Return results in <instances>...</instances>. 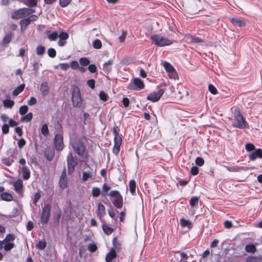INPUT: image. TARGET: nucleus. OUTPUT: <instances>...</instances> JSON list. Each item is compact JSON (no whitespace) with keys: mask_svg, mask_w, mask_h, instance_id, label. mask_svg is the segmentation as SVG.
<instances>
[{"mask_svg":"<svg viewBox=\"0 0 262 262\" xmlns=\"http://www.w3.org/2000/svg\"><path fill=\"white\" fill-rule=\"evenodd\" d=\"M59 186L62 189L66 188L68 186L67 179H60Z\"/></svg>","mask_w":262,"mask_h":262,"instance_id":"obj_41","label":"nucleus"},{"mask_svg":"<svg viewBox=\"0 0 262 262\" xmlns=\"http://www.w3.org/2000/svg\"><path fill=\"white\" fill-rule=\"evenodd\" d=\"M1 199L6 201H11L13 199L12 195L7 192H3L1 194Z\"/></svg>","mask_w":262,"mask_h":262,"instance_id":"obj_25","label":"nucleus"},{"mask_svg":"<svg viewBox=\"0 0 262 262\" xmlns=\"http://www.w3.org/2000/svg\"><path fill=\"white\" fill-rule=\"evenodd\" d=\"M109 195L111 197H115L116 198H117L119 197V196H121L119 192L117 190H113L111 191L109 194Z\"/></svg>","mask_w":262,"mask_h":262,"instance_id":"obj_55","label":"nucleus"},{"mask_svg":"<svg viewBox=\"0 0 262 262\" xmlns=\"http://www.w3.org/2000/svg\"><path fill=\"white\" fill-rule=\"evenodd\" d=\"M33 117V114L31 113H28L27 115L21 118V121H30Z\"/></svg>","mask_w":262,"mask_h":262,"instance_id":"obj_35","label":"nucleus"},{"mask_svg":"<svg viewBox=\"0 0 262 262\" xmlns=\"http://www.w3.org/2000/svg\"><path fill=\"white\" fill-rule=\"evenodd\" d=\"M123 198L122 196H119L116 198L115 200L113 202L114 205L117 208H121L123 206Z\"/></svg>","mask_w":262,"mask_h":262,"instance_id":"obj_20","label":"nucleus"},{"mask_svg":"<svg viewBox=\"0 0 262 262\" xmlns=\"http://www.w3.org/2000/svg\"><path fill=\"white\" fill-rule=\"evenodd\" d=\"M117 257V253L114 248H112L105 257L106 262H111L112 260Z\"/></svg>","mask_w":262,"mask_h":262,"instance_id":"obj_16","label":"nucleus"},{"mask_svg":"<svg viewBox=\"0 0 262 262\" xmlns=\"http://www.w3.org/2000/svg\"><path fill=\"white\" fill-rule=\"evenodd\" d=\"M23 175L22 177L24 180H28L30 177V172L28 168L26 166L22 167Z\"/></svg>","mask_w":262,"mask_h":262,"instance_id":"obj_23","label":"nucleus"},{"mask_svg":"<svg viewBox=\"0 0 262 262\" xmlns=\"http://www.w3.org/2000/svg\"><path fill=\"white\" fill-rule=\"evenodd\" d=\"M127 33L126 31L123 30L122 35L119 37L120 42H123L125 41Z\"/></svg>","mask_w":262,"mask_h":262,"instance_id":"obj_58","label":"nucleus"},{"mask_svg":"<svg viewBox=\"0 0 262 262\" xmlns=\"http://www.w3.org/2000/svg\"><path fill=\"white\" fill-rule=\"evenodd\" d=\"M70 67L72 69L77 70L79 68V65L77 61H73L71 62Z\"/></svg>","mask_w":262,"mask_h":262,"instance_id":"obj_50","label":"nucleus"},{"mask_svg":"<svg viewBox=\"0 0 262 262\" xmlns=\"http://www.w3.org/2000/svg\"><path fill=\"white\" fill-rule=\"evenodd\" d=\"M71 1L72 0H59L60 5L62 7H66L70 4Z\"/></svg>","mask_w":262,"mask_h":262,"instance_id":"obj_46","label":"nucleus"},{"mask_svg":"<svg viewBox=\"0 0 262 262\" xmlns=\"http://www.w3.org/2000/svg\"><path fill=\"white\" fill-rule=\"evenodd\" d=\"M144 88L143 82L139 78H136L133 80V83L129 85L130 90H140Z\"/></svg>","mask_w":262,"mask_h":262,"instance_id":"obj_11","label":"nucleus"},{"mask_svg":"<svg viewBox=\"0 0 262 262\" xmlns=\"http://www.w3.org/2000/svg\"><path fill=\"white\" fill-rule=\"evenodd\" d=\"M97 249V247L96 245L94 244H90L88 246V250L92 252H95Z\"/></svg>","mask_w":262,"mask_h":262,"instance_id":"obj_56","label":"nucleus"},{"mask_svg":"<svg viewBox=\"0 0 262 262\" xmlns=\"http://www.w3.org/2000/svg\"><path fill=\"white\" fill-rule=\"evenodd\" d=\"M227 169L228 171L231 172H237L240 171L241 170H247L249 168L248 167H239L237 166H232L230 167H227Z\"/></svg>","mask_w":262,"mask_h":262,"instance_id":"obj_19","label":"nucleus"},{"mask_svg":"<svg viewBox=\"0 0 262 262\" xmlns=\"http://www.w3.org/2000/svg\"><path fill=\"white\" fill-rule=\"evenodd\" d=\"M103 230L107 235L111 234L113 231L114 229L106 225H103L102 226Z\"/></svg>","mask_w":262,"mask_h":262,"instance_id":"obj_31","label":"nucleus"},{"mask_svg":"<svg viewBox=\"0 0 262 262\" xmlns=\"http://www.w3.org/2000/svg\"><path fill=\"white\" fill-rule=\"evenodd\" d=\"M9 127L8 124H5L2 126L3 133L7 134L9 133Z\"/></svg>","mask_w":262,"mask_h":262,"instance_id":"obj_61","label":"nucleus"},{"mask_svg":"<svg viewBox=\"0 0 262 262\" xmlns=\"http://www.w3.org/2000/svg\"><path fill=\"white\" fill-rule=\"evenodd\" d=\"M164 91L161 89L157 92H154L150 93L147 99L152 102H157L160 99Z\"/></svg>","mask_w":262,"mask_h":262,"instance_id":"obj_12","label":"nucleus"},{"mask_svg":"<svg viewBox=\"0 0 262 262\" xmlns=\"http://www.w3.org/2000/svg\"><path fill=\"white\" fill-rule=\"evenodd\" d=\"M85 142L86 139L84 137L72 138L70 140V145L79 156H82L86 150Z\"/></svg>","mask_w":262,"mask_h":262,"instance_id":"obj_1","label":"nucleus"},{"mask_svg":"<svg viewBox=\"0 0 262 262\" xmlns=\"http://www.w3.org/2000/svg\"><path fill=\"white\" fill-rule=\"evenodd\" d=\"M28 111V107L27 105L21 106L19 108V113L21 115H25Z\"/></svg>","mask_w":262,"mask_h":262,"instance_id":"obj_48","label":"nucleus"},{"mask_svg":"<svg viewBox=\"0 0 262 262\" xmlns=\"http://www.w3.org/2000/svg\"><path fill=\"white\" fill-rule=\"evenodd\" d=\"M78 164V161L76 158L73 156L72 153L70 152L67 156V165L68 172L69 174L73 173L75 170V166Z\"/></svg>","mask_w":262,"mask_h":262,"instance_id":"obj_7","label":"nucleus"},{"mask_svg":"<svg viewBox=\"0 0 262 262\" xmlns=\"http://www.w3.org/2000/svg\"><path fill=\"white\" fill-rule=\"evenodd\" d=\"M58 37V34L56 32H54L48 35V38L50 40H55Z\"/></svg>","mask_w":262,"mask_h":262,"instance_id":"obj_49","label":"nucleus"},{"mask_svg":"<svg viewBox=\"0 0 262 262\" xmlns=\"http://www.w3.org/2000/svg\"><path fill=\"white\" fill-rule=\"evenodd\" d=\"M41 133L45 136H47L49 134L48 127L47 124L43 125L41 128Z\"/></svg>","mask_w":262,"mask_h":262,"instance_id":"obj_44","label":"nucleus"},{"mask_svg":"<svg viewBox=\"0 0 262 262\" xmlns=\"http://www.w3.org/2000/svg\"><path fill=\"white\" fill-rule=\"evenodd\" d=\"M180 224L182 227H187L189 229L191 228V223L189 220H185L184 218H182L180 220Z\"/></svg>","mask_w":262,"mask_h":262,"instance_id":"obj_26","label":"nucleus"},{"mask_svg":"<svg viewBox=\"0 0 262 262\" xmlns=\"http://www.w3.org/2000/svg\"><path fill=\"white\" fill-rule=\"evenodd\" d=\"M113 131L114 135V146L113 152L114 154L117 155L120 150L122 140L119 135V130L117 126H114Z\"/></svg>","mask_w":262,"mask_h":262,"instance_id":"obj_5","label":"nucleus"},{"mask_svg":"<svg viewBox=\"0 0 262 262\" xmlns=\"http://www.w3.org/2000/svg\"><path fill=\"white\" fill-rule=\"evenodd\" d=\"M13 186L14 187L15 190L19 192L21 191L23 188V181L20 179L17 180L13 184Z\"/></svg>","mask_w":262,"mask_h":262,"instance_id":"obj_21","label":"nucleus"},{"mask_svg":"<svg viewBox=\"0 0 262 262\" xmlns=\"http://www.w3.org/2000/svg\"><path fill=\"white\" fill-rule=\"evenodd\" d=\"M25 4L29 7H34L37 4V0H26Z\"/></svg>","mask_w":262,"mask_h":262,"instance_id":"obj_40","label":"nucleus"},{"mask_svg":"<svg viewBox=\"0 0 262 262\" xmlns=\"http://www.w3.org/2000/svg\"><path fill=\"white\" fill-rule=\"evenodd\" d=\"M195 164L199 166H202L204 164V160L202 158L198 157L195 159Z\"/></svg>","mask_w":262,"mask_h":262,"instance_id":"obj_47","label":"nucleus"},{"mask_svg":"<svg viewBox=\"0 0 262 262\" xmlns=\"http://www.w3.org/2000/svg\"><path fill=\"white\" fill-rule=\"evenodd\" d=\"M245 148L248 151H251L253 150L254 151L255 149V147L253 144L248 143L245 145Z\"/></svg>","mask_w":262,"mask_h":262,"instance_id":"obj_42","label":"nucleus"},{"mask_svg":"<svg viewBox=\"0 0 262 262\" xmlns=\"http://www.w3.org/2000/svg\"><path fill=\"white\" fill-rule=\"evenodd\" d=\"M47 245V243L44 241H39L36 245V247L40 250H43Z\"/></svg>","mask_w":262,"mask_h":262,"instance_id":"obj_38","label":"nucleus"},{"mask_svg":"<svg viewBox=\"0 0 262 262\" xmlns=\"http://www.w3.org/2000/svg\"><path fill=\"white\" fill-rule=\"evenodd\" d=\"M199 202V198L197 196H193L190 199V205L191 207H194Z\"/></svg>","mask_w":262,"mask_h":262,"instance_id":"obj_34","label":"nucleus"},{"mask_svg":"<svg viewBox=\"0 0 262 262\" xmlns=\"http://www.w3.org/2000/svg\"><path fill=\"white\" fill-rule=\"evenodd\" d=\"M163 66L165 70L168 72V76L170 78L173 79L178 78V74L171 64L167 62H164L163 63Z\"/></svg>","mask_w":262,"mask_h":262,"instance_id":"obj_9","label":"nucleus"},{"mask_svg":"<svg viewBox=\"0 0 262 262\" xmlns=\"http://www.w3.org/2000/svg\"><path fill=\"white\" fill-rule=\"evenodd\" d=\"M14 245L11 243H6L4 246V249L6 251H9L13 248Z\"/></svg>","mask_w":262,"mask_h":262,"instance_id":"obj_60","label":"nucleus"},{"mask_svg":"<svg viewBox=\"0 0 262 262\" xmlns=\"http://www.w3.org/2000/svg\"><path fill=\"white\" fill-rule=\"evenodd\" d=\"M199 172V168L196 166H193L191 168L190 173L191 174L195 176Z\"/></svg>","mask_w":262,"mask_h":262,"instance_id":"obj_62","label":"nucleus"},{"mask_svg":"<svg viewBox=\"0 0 262 262\" xmlns=\"http://www.w3.org/2000/svg\"><path fill=\"white\" fill-rule=\"evenodd\" d=\"M99 97L101 100L106 101L108 99V95L104 92L101 91L100 92Z\"/></svg>","mask_w":262,"mask_h":262,"instance_id":"obj_43","label":"nucleus"},{"mask_svg":"<svg viewBox=\"0 0 262 262\" xmlns=\"http://www.w3.org/2000/svg\"><path fill=\"white\" fill-rule=\"evenodd\" d=\"M72 102L74 107H79L82 104V99L79 89L75 87L73 89L72 93Z\"/></svg>","mask_w":262,"mask_h":262,"instance_id":"obj_6","label":"nucleus"},{"mask_svg":"<svg viewBox=\"0 0 262 262\" xmlns=\"http://www.w3.org/2000/svg\"><path fill=\"white\" fill-rule=\"evenodd\" d=\"M40 91L43 96L48 95L49 92V88L47 82L45 81L41 84Z\"/></svg>","mask_w":262,"mask_h":262,"instance_id":"obj_17","label":"nucleus"},{"mask_svg":"<svg viewBox=\"0 0 262 262\" xmlns=\"http://www.w3.org/2000/svg\"><path fill=\"white\" fill-rule=\"evenodd\" d=\"M36 15H30L27 17L24 18L20 20L21 29L22 31L25 30L27 27L30 24L31 21H35L37 18Z\"/></svg>","mask_w":262,"mask_h":262,"instance_id":"obj_10","label":"nucleus"},{"mask_svg":"<svg viewBox=\"0 0 262 262\" xmlns=\"http://www.w3.org/2000/svg\"><path fill=\"white\" fill-rule=\"evenodd\" d=\"M97 208V215L99 217H101L105 214V208L104 206L100 203H98Z\"/></svg>","mask_w":262,"mask_h":262,"instance_id":"obj_18","label":"nucleus"},{"mask_svg":"<svg viewBox=\"0 0 262 262\" xmlns=\"http://www.w3.org/2000/svg\"><path fill=\"white\" fill-rule=\"evenodd\" d=\"M93 47L94 49H100L102 47V42L99 39H96L93 42Z\"/></svg>","mask_w":262,"mask_h":262,"instance_id":"obj_32","label":"nucleus"},{"mask_svg":"<svg viewBox=\"0 0 262 262\" xmlns=\"http://www.w3.org/2000/svg\"><path fill=\"white\" fill-rule=\"evenodd\" d=\"M59 37L61 40H66L68 38L69 35L66 32H61L59 35Z\"/></svg>","mask_w":262,"mask_h":262,"instance_id":"obj_51","label":"nucleus"},{"mask_svg":"<svg viewBox=\"0 0 262 262\" xmlns=\"http://www.w3.org/2000/svg\"><path fill=\"white\" fill-rule=\"evenodd\" d=\"M48 53L50 57L53 58L56 56V52L55 49L53 48H50L48 50Z\"/></svg>","mask_w":262,"mask_h":262,"instance_id":"obj_53","label":"nucleus"},{"mask_svg":"<svg viewBox=\"0 0 262 262\" xmlns=\"http://www.w3.org/2000/svg\"><path fill=\"white\" fill-rule=\"evenodd\" d=\"M231 23L234 26L236 27H244L246 25V20L242 18L233 17L231 19Z\"/></svg>","mask_w":262,"mask_h":262,"instance_id":"obj_14","label":"nucleus"},{"mask_svg":"<svg viewBox=\"0 0 262 262\" xmlns=\"http://www.w3.org/2000/svg\"><path fill=\"white\" fill-rule=\"evenodd\" d=\"M79 62L81 66H88V64H89V63H90V61L88 58H85V57H82L79 59Z\"/></svg>","mask_w":262,"mask_h":262,"instance_id":"obj_37","label":"nucleus"},{"mask_svg":"<svg viewBox=\"0 0 262 262\" xmlns=\"http://www.w3.org/2000/svg\"><path fill=\"white\" fill-rule=\"evenodd\" d=\"M153 42L159 47L169 46L173 43V41L160 34H155L150 36Z\"/></svg>","mask_w":262,"mask_h":262,"instance_id":"obj_3","label":"nucleus"},{"mask_svg":"<svg viewBox=\"0 0 262 262\" xmlns=\"http://www.w3.org/2000/svg\"><path fill=\"white\" fill-rule=\"evenodd\" d=\"M54 144L57 150H61L63 149V137L61 134H57L55 136Z\"/></svg>","mask_w":262,"mask_h":262,"instance_id":"obj_13","label":"nucleus"},{"mask_svg":"<svg viewBox=\"0 0 262 262\" xmlns=\"http://www.w3.org/2000/svg\"><path fill=\"white\" fill-rule=\"evenodd\" d=\"M40 196H41V194L39 192H36L35 194L34 197V200H33V203L35 205L36 204L38 200L40 199Z\"/></svg>","mask_w":262,"mask_h":262,"instance_id":"obj_63","label":"nucleus"},{"mask_svg":"<svg viewBox=\"0 0 262 262\" xmlns=\"http://www.w3.org/2000/svg\"><path fill=\"white\" fill-rule=\"evenodd\" d=\"M87 84L89 86H90L92 89H94L95 86V81L94 79H90L87 81Z\"/></svg>","mask_w":262,"mask_h":262,"instance_id":"obj_57","label":"nucleus"},{"mask_svg":"<svg viewBox=\"0 0 262 262\" xmlns=\"http://www.w3.org/2000/svg\"><path fill=\"white\" fill-rule=\"evenodd\" d=\"M100 194V189L99 188H94L92 189V195L94 197H98Z\"/></svg>","mask_w":262,"mask_h":262,"instance_id":"obj_45","label":"nucleus"},{"mask_svg":"<svg viewBox=\"0 0 262 262\" xmlns=\"http://www.w3.org/2000/svg\"><path fill=\"white\" fill-rule=\"evenodd\" d=\"M25 85L24 84H22L18 86L17 88H16L14 91L13 92V95L14 96L18 95L20 93H21L25 89Z\"/></svg>","mask_w":262,"mask_h":262,"instance_id":"obj_28","label":"nucleus"},{"mask_svg":"<svg viewBox=\"0 0 262 262\" xmlns=\"http://www.w3.org/2000/svg\"><path fill=\"white\" fill-rule=\"evenodd\" d=\"M233 115L235 123L233 125L234 127L241 129L249 128V124L244 118L239 109L235 108Z\"/></svg>","mask_w":262,"mask_h":262,"instance_id":"obj_2","label":"nucleus"},{"mask_svg":"<svg viewBox=\"0 0 262 262\" xmlns=\"http://www.w3.org/2000/svg\"><path fill=\"white\" fill-rule=\"evenodd\" d=\"M209 91L210 92L213 94L215 95L217 93V91L216 89L212 85V84H209L208 86Z\"/></svg>","mask_w":262,"mask_h":262,"instance_id":"obj_54","label":"nucleus"},{"mask_svg":"<svg viewBox=\"0 0 262 262\" xmlns=\"http://www.w3.org/2000/svg\"><path fill=\"white\" fill-rule=\"evenodd\" d=\"M257 158L262 159V149L260 148L255 149L249 156L251 161H254Z\"/></svg>","mask_w":262,"mask_h":262,"instance_id":"obj_15","label":"nucleus"},{"mask_svg":"<svg viewBox=\"0 0 262 262\" xmlns=\"http://www.w3.org/2000/svg\"><path fill=\"white\" fill-rule=\"evenodd\" d=\"M15 239V236L12 234H8L4 239L5 243L9 241H13Z\"/></svg>","mask_w":262,"mask_h":262,"instance_id":"obj_52","label":"nucleus"},{"mask_svg":"<svg viewBox=\"0 0 262 262\" xmlns=\"http://www.w3.org/2000/svg\"><path fill=\"white\" fill-rule=\"evenodd\" d=\"M93 175V173L92 170L88 171H84L83 172L82 180L84 181H85L88 179L92 178Z\"/></svg>","mask_w":262,"mask_h":262,"instance_id":"obj_27","label":"nucleus"},{"mask_svg":"<svg viewBox=\"0 0 262 262\" xmlns=\"http://www.w3.org/2000/svg\"><path fill=\"white\" fill-rule=\"evenodd\" d=\"M12 34L11 33H10L6 35L3 38L2 45L3 46H6L8 43H9L12 39Z\"/></svg>","mask_w":262,"mask_h":262,"instance_id":"obj_24","label":"nucleus"},{"mask_svg":"<svg viewBox=\"0 0 262 262\" xmlns=\"http://www.w3.org/2000/svg\"><path fill=\"white\" fill-rule=\"evenodd\" d=\"M45 51V48L42 46H39L36 48V53L38 55H42Z\"/></svg>","mask_w":262,"mask_h":262,"instance_id":"obj_39","label":"nucleus"},{"mask_svg":"<svg viewBox=\"0 0 262 262\" xmlns=\"http://www.w3.org/2000/svg\"><path fill=\"white\" fill-rule=\"evenodd\" d=\"M35 12L34 10L30 8H24L15 11L12 15L13 19H18L26 18Z\"/></svg>","mask_w":262,"mask_h":262,"instance_id":"obj_4","label":"nucleus"},{"mask_svg":"<svg viewBox=\"0 0 262 262\" xmlns=\"http://www.w3.org/2000/svg\"><path fill=\"white\" fill-rule=\"evenodd\" d=\"M113 63V60H109L107 62L104 63L103 67V71L107 73H109L112 70L111 66Z\"/></svg>","mask_w":262,"mask_h":262,"instance_id":"obj_22","label":"nucleus"},{"mask_svg":"<svg viewBox=\"0 0 262 262\" xmlns=\"http://www.w3.org/2000/svg\"><path fill=\"white\" fill-rule=\"evenodd\" d=\"M191 41L193 43H200L203 41L201 38L198 37L191 36Z\"/></svg>","mask_w":262,"mask_h":262,"instance_id":"obj_59","label":"nucleus"},{"mask_svg":"<svg viewBox=\"0 0 262 262\" xmlns=\"http://www.w3.org/2000/svg\"><path fill=\"white\" fill-rule=\"evenodd\" d=\"M3 104L6 107H11L13 106L14 102L11 100H5L3 101Z\"/></svg>","mask_w":262,"mask_h":262,"instance_id":"obj_36","label":"nucleus"},{"mask_svg":"<svg viewBox=\"0 0 262 262\" xmlns=\"http://www.w3.org/2000/svg\"><path fill=\"white\" fill-rule=\"evenodd\" d=\"M59 67L60 69H62V70L66 71L69 68L70 66L68 63H63L60 64Z\"/></svg>","mask_w":262,"mask_h":262,"instance_id":"obj_64","label":"nucleus"},{"mask_svg":"<svg viewBox=\"0 0 262 262\" xmlns=\"http://www.w3.org/2000/svg\"><path fill=\"white\" fill-rule=\"evenodd\" d=\"M136 186V182L134 180H130L129 183V187L130 192L132 194H134L135 192Z\"/></svg>","mask_w":262,"mask_h":262,"instance_id":"obj_29","label":"nucleus"},{"mask_svg":"<svg viewBox=\"0 0 262 262\" xmlns=\"http://www.w3.org/2000/svg\"><path fill=\"white\" fill-rule=\"evenodd\" d=\"M51 206L47 204L44 205L42 209V213L40 218V222L42 224H46L49 221L50 216Z\"/></svg>","mask_w":262,"mask_h":262,"instance_id":"obj_8","label":"nucleus"},{"mask_svg":"<svg viewBox=\"0 0 262 262\" xmlns=\"http://www.w3.org/2000/svg\"><path fill=\"white\" fill-rule=\"evenodd\" d=\"M245 250L248 252L254 253L256 249L253 245H248L246 246Z\"/></svg>","mask_w":262,"mask_h":262,"instance_id":"obj_33","label":"nucleus"},{"mask_svg":"<svg viewBox=\"0 0 262 262\" xmlns=\"http://www.w3.org/2000/svg\"><path fill=\"white\" fill-rule=\"evenodd\" d=\"M261 259L254 256H249L246 258V262H261Z\"/></svg>","mask_w":262,"mask_h":262,"instance_id":"obj_30","label":"nucleus"}]
</instances>
